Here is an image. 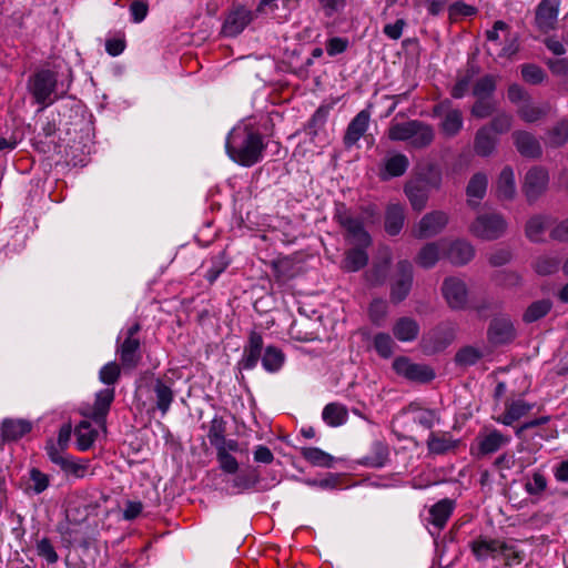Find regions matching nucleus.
<instances>
[{
    "label": "nucleus",
    "mask_w": 568,
    "mask_h": 568,
    "mask_svg": "<svg viewBox=\"0 0 568 568\" xmlns=\"http://www.w3.org/2000/svg\"><path fill=\"white\" fill-rule=\"evenodd\" d=\"M267 143L263 134L251 124L234 126L226 136L229 158L241 166L251 168L264 158Z\"/></svg>",
    "instance_id": "1"
},
{
    "label": "nucleus",
    "mask_w": 568,
    "mask_h": 568,
    "mask_svg": "<svg viewBox=\"0 0 568 568\" xmlns=\"http://www.w3.org/2000/svg\"><path fill=\"white\" fill-rule=\"evenodd\" d=\"M263 337L260 333L252 331L243 348L239 366L244 371H251L257 366L261 359L263 368L268 373L278 372L285 362L284 353L276 346L270 345L263 351Z\"/></svg>",
    "instance_id": "2"
},
{
    "label": "nucleus",
    "mask_w": 568,
    "mask_h": 568,
    "mask_svg": "<svg viewBox=\"0 0 568 568\" xmlns=\"http://www.w3.org/2000/svg\"><path fill=\"white\" fill-rule=\"evenodd\" d=\"M387 136L390 141L408 142L414 149H424L433 143L435 131L430 124L418 120L393 121L387 130Z\"/></svg>",
    "instance_id": "3"
},
{
    "label": "nucleus",
    "mask_w": 568,
    "mask_h": 568,
    "mask_svg": "<svg viewBox=\"0 0 568 568\" xmlns=\"http://www.w3.org/2000/svg\"><path fill=\"white\" fill-rule=\"evenodd\" d=\"M141 329V324L134 322L118 335L115 353L125 371L136 368L142 359V343L139 337Z\"/></svg>",
    "instance_id": "4"
},
{
    "label": "nucleus",
    "mask_w": 568,
    "mask_h": 568,
    "mask_svg": "<svg viewBox=\"0 0 568 568\" xmlns=\"http://www.w3.org/2000/svg\"><path fill=\"white\" fill-rule=\"evenodd\" d=\"M30 91L38 104L44 108L53 104L62 98L64 92H58V77L51 70H40L30 80Z\"/></svg>",
    "instance_id": "5"
},
{
    "label": "nucleus",
    "mask_w": 568,
    "mask_h": 568,
    "mask_svg": "<svg viewBox=\"0 0 568 568\" xmlns=\"http://www.w3.org/2000/svg\"><path fill=\"white\" fill-rule=\"evenodd\" d=\"M334 219L345 231V239L354 246L369 247L373 243L371 234L365 230L364 220L352 215L344 205L336 210Z\"/></svg>",
    "instance_id": "6"
},
{
    "label": "nucleus",
    "mask_w": 568,
    "mask_h": 568,
    "mask_svg": "<svg viewBox=\"0 0 568 568\" xmlns=\"http://www.w3.org/2000/svg\"><path fill=\"white\" fill-rule=\"evenodd\" d=\"M442 178L438 173L425 178L419 176L410 180L404 185V193L407 196L412 209L416 212L423 211L428 202L430 191L439 189Z\"/></svg>",
    "instance_id": "7"
},
{
    "label": "nucleus",
    "mask_w": 568,
    "mask_h": 568,
    "mask_svg": "<svg viewBox=\"0 0 568 568\" xmlns=\"http://www.w3.org/2000/svg\"><path fill=\"white\" fill-rule=\"evenodd\" d=\"M507 222L503 215L491 212L481 213L470 223L469 233L484 241H495L501 237L507 230Z\"/></svg>",
    "instance_id": "8"
},
{
    "label": "nucleus",
    "mask_w": 568,
    "mask_h": 568,
    "mask_svg": "<svg viewBox=\"0 0 568 568\" xmlns=\"http://www.w3.org/2000/svg\"><path fill=\"white\" fill-rule=\"evenodd\" d=\"M114 388H103L95 393L94 403L81 408L80 413L83 417L95 423L99 429L106 433V416L114 400Z\"/></svg>",
    "instance_id": "9"
},
{
    "label": "nucleus",
    "mask_w": 568,
    "mask_h": 568,
    "mask_svg": "<svg viewBox=\"0 0 568 568\" xmlns=\"http://www.w3.org/2000/svg\"><path fill=\"white\" fill-rule=\"evenodd\" d=\"M413 285V265L409 261H399L396 265V272L392 280L390 300L394 303L404 301Z\"/></svg>",
    "instance_id": "10"
},
{
    "label": "nucleus",
    "mask_w": 568,
    "mask_h": 568,
    "mask_svg": "<svg viewBox=\"0 0 568 568\" xmlns=\"http://www.w3.org/2000/svg\"><path fill=\"white\" fill-rule=\"evenodd\" d=\"M449 222V215L445 211L436 210L426 213L413 230L416 239L423 240L442 233Z\"/></svg>",
    "instance_id": "11"
},
{
    "label": "nucleus",
    "mask_w": 568,
    "mask_h": 568,
    "mask_svg": "<svg viewBox=\"0 0 568 568\" xmlns=\"http://www.w3.org/2000/svg\"><path fill=\"white\" fill-rule=\"evenodd\" d=\"M393 368L398 375L412 382L428 383L435 378V372L430 366L413 363L404 356L397 357L394 361Z\"/></svg>",
    "instance_id": "12"
},
{
    "label": "nucleus",
    "mask_w": 568,
    "mask_h": 568,
    "mask_svg": "<svg viewBox=\"0 0 568 568\" xmlns=\"http://www.w3.org/2000/svg\"><path fill=\"white\" fill-rule=\"evenodd\" d=\"M517 336V331L511 318L507 315L495 316L487 329V339L494 346L511 343Z\"/></svg>",
    "instance_id": "13"
},
{
    "label": "nucleus",
    "mask_w": 568,
    "mask_h": 568,
    "mask_svg": "<svg viewBox=\"0 0 568 568\" xmlns=\"http://www.w3.org/2000/svg\"><path fill=\"white\" fill-rule=\"evenodd\" d=\"M549 183L548 172L540 168L529 169L524 178L523 192L528 202H535L547 190Z\"/></svg>",
    "instance_id": "14"
},
{
    "label": "nucleus",
    "mask_w": 568,
    "mask_h": 568,
    "mask_svg": "<svg viewBox=\"0 0 568 568\" xmlns=\"http://www.w3.org/2000/svg\"><path fill=\"white\" fill-rule=\"evenodd\" d=\"M448 100L434 106L435 115H444L440 122V130L445 136L453 138L459 133L463 128V114L458 109H449Z\"/></svg>",
    "instance_id": "15"
},
{
    "label": "nucleus",
    "mask_w": 568,
    "mask_h": 568,
    "mask_svg": "<svg viewBox=\"0 0 568 568\" xmlns=\"http://www.w3.org/2000/svg\"><path fill=\"white\" fill-rule=\"evenodd\" d=\"M443 295L453 310H463L468 302V291L463 280L457 277L445 278L442 286Z\"/></svg>",
    "instance_id": "16"
},
{
    "label": "nucleus",
    "mask_w": 568,
    "mask_h": 568,
    "mask_svg": "<svg viewBox=\"0 0 568 568\" xmlns=\"http://www.w3.org/2000/svg\"><path fill=\"white\" fill-rule=\"evenodd\" d=\"M559 0H541L536 8L535 22L537 28L544 32L555 30L559 14Z\"/></svg>",
    "instance_id": "17"
},
{
    "label": "nucleus",
    "mask_w": 568,
    "mask_h": 568,
    "mask_svg": "<svg viewBox=\"0 0 568 568\" xmlns=\"http://www.w3.org/2000/svg\"><path fill=\"white\" fill-rule=\"evenodd\" d=\"M460 445V439L454 438L449 432H430L426 440L427 450L430 455H446L454 453Z\"/></svg>",
    "instance_id": "18"
},
{
    "label": "nucleus",
    "mask_w": 568,
    "mask_h": 568,
    "mask_svg": "<svg viewBox=\"0 0 568 568\" xmlns=\"http://www.w3.org/2000/svg\"><path fill=\"white\" fill-rule=\"evenodd\" d=\"M252 19L251 10L237 7L227 14L222 28L223 33L226 37H236L250 24Z\"/></svg>",
    "instance_id": "19"
},
{
    "label": "nucleus",
    "mask_w": 568,
    "mask_h": 568,
    "mask_svg": "<svg viewBox=\"0 0 568 568\" xmlns=\"http://www.w3.org/2000/svg\"><path fill=\"white\" fill-rule=\"evenodd\" d=\"M511 138L520 155L530 159H536L541 155L540 142L532 133L518 130L513 132Z\"/></svg>",
    "instance_id": "20"
},
{
    "label": "nucleus",
    "mask_w": 568,
    "mask_h": 568,
    "mask_svg": "<svg viewBox=\"0 0 568 568\" xmlns=\"http://www.w3.org/2000/svg\"><path fill=\"white\" fill-rule=\"evenodd\" d=\"M371 112L365 109L359 111L347 125L344 134V144L347 148L355 145L368 129Z\"/></svg>",
    "instance_id": "21"
},
{
    "label": "nucleus",
    "mask_w": 568,
    "mask_h": 568,
    "mask_svg": "<svg viewBox=\"0 0 568 568\" xmlns=\"http://www.w3.org/2000/svg\"><path fill=\"white\" fill-rule=\"evenodd\" d=\"M449 262L457 266L469 263L475 256V247L466 240H456L446 250Z\"/></svg>",
    "instance_id": "22"
},
{
    "label": "nucleus",
    "mask_w": 568,
    "mask_h": 568,
    "mask_svg": "<svg viewBox=\"0 0 568 568\" xmlns=\"http://www.w3.org/2000/svg\"><path fill=\"white\" fill-rule=\"evenodd\" d=\"M408 166L409 160L405 154H393L384 160L383 166L379 171V178L383 181H388L393 178L402 176L405 174Z\"/></svg>",
    "instance_id": "23"
},
{
    "label": "nucleus",
    "mask_w": 568,
    "mask_h": 568,
    "mask_svg": "<svg viewBox=\"0 0 568 568\" xmlns=\"http://www.w3.org/2000/svg\"><path fill=\"white\" fill-rule=\"evenodd\" d=\"M478 449L481 455H490L510 443V437L501 434L498 429H491L477 437Z\"/></svg>",
    "instance_id": "24"
},
{
    "label": "nucleus",
    "mask_w": 568,
    "mask_h": 568,
    "mask_svg": "<svg viewBox=\"0 0 568 568\" xmlns=\"http://www.w3.org/2000/svg\"><path fill=\"white\" fill-rule=\"evenodd\" d=\"M503 540L479 537L470 542V549L478 561H484L487 558H495L499 555Z\"/></svg>",
    "instance_id": "25"
},
{
    "label": "nucleus",
    "mask_w": 568,
    "mask_h": 568,
    "mask_svg": "<svg viewBox=\"0 0 568 568\" xmlns=\"http://www.w3.org/2000/svg\"><path fill=\"white\" fill-rule=\"evenodd\" d=\"M498 139L491 133L488 126H481L477 130L474 139V151L481 158L490 156L497 146Z\"/></svg>",
    "instance_id": "26"
},
{
    "label": "nucleus",
    "mask_w": 568,
    "mask_h": 568,
    "mask_svg": "<svg viewBox=\"0 0 568 568\" xmlns=\"http://www.w3.org/2000/svg\"><path fill=\"white\" fill-rule=\"evenodd\" d=\"M32 424L27 419L6 418L1 423V437L6 442H14L30 433Z\"/></svg>",
    "instance_id": "27"
},
{
    "label": "nucleus",
    "mask_w": 568,
    "mask_h": 568,
    "mask_svg": "<svg viewBox=\"0 0 568 568\" xmlns=\"http://www.w3.org/2000/svg\"><path fill=\"white\" fill-rule=\"evenodd\" d=\"M534 405L524 399H516L506 403V410L503 415L493 417L497 423L510 426L532 409Z\"/></svg>",
    "instance_id": "28"
},
{
    "label": "nucleus",
    "mask_w": 568,
    "mask_h": 568,
    "mask_svg": "<svg viewBox=\"0 0 568 568\" xmlns=\"http://www.w3.org/2000/svg\"><path fill=\"white\" fill-rule=\"evenodd\" d=\"M405 207L399 203H390L385 212V231L388 235H398L405 223Z\"/></svg>",
    "instance_id": "29"
},
{
    "label": "nucleus",
    "mask_w": 568,
    "mask_h": 568,
    "mask_svg": "<svg viewBox=\"0 0 568 568\" xmlns=\"http://www.w3.org/2000/svg\"><path fill=\"white\" fill-rule=\"evenodd\" d=\"M488 185V179L485 173L478 172L474 174L466 187L467 194V204L476 209L479 204V201L486 195Z\"/></svg>",
    "instance_id": "30"
},
{
    "label": "nucleus",
    "mask_w": 568,
    "mask_h": 568,
    "mask_svg": "<svg viewBox=\"0 0 568 568\" xmlns=\"http://www.w3.org/2000/svg\"><path fill=\"white\" fill-rule=\"evenodd\" d=\"M455 503L448 498L433 505L428 511V521L438 530L443 529L454 511Z\"/></svg>",
    "instance_id": "31"
},
{
    "label": "nucleus",
    "mask_w": 568,
    "mask_h": 568,
    "mask_svg": "<svg viewBox=\"0 0 568 568\" xmlns=\"http://www.w3.org/2000/svg\"><path fill=\"white\" fill-rule=\"evenodd\" d=\"M446 248L444 242L426 243L416 256V263L423 268H432L439 261L443 251Z\"/></svg>",
    "instance_id": "32"
},
{
    "label": "nucleus",
    "mask_w": 568,
    "mask_h": 568,
    "mask_svg": "<svg viewBox=\"0 0 568 568\" xmlns=\"http://www.w3.org/2000/svg\"><path fill=\"white\" fill-rule=\"evenodd\" d=\"M453 339L454 333L452 331L446 332L438 327L423 338V345L426 352L437 353L445 349Z\"/></svg>",
    "instance_id": "33"
},
{
    "label": "nucleus",
    "mask_w": 568,
    "mask_h": 568,
    "mask_svg": "<svg viewBox=\"0 0 568 568\" xmlns=\"http://www.w3.org/2000/svg\"><path fill=\"white\" fill-rule=\"evenodd\" d=\"M77 438V448L80 452L89 450L99 436L98 428L92 427L91 422L87 418L81 420L74 429Z\"/></svg>",
    "instance_id": "34"
},
{
    "label": "nucleus",
    "mask_w": 568,
    "mask_h": 568,
    "mask_svg": "<svg viewBox=\"0 0 568 568\" xmlns=\"http://www.w3.org/2000/svg\"><path fill=\"white\" fill-rule=\"evenodd\" d=\"M367 248L364 246H354L345 252L342 261V268L346 272H357L364 268L368 263Z\"/></svg>",
    "instance_id": "35"
},
{
    "label": "nucleus",
    "mask_w": 568,
    "mask_h": 568,
    "mask_svg": "<svg viewBox=\"0 0 568 568\" xmlns=\"http://www.w3.org/2000/svg\"><path fill=\"white\" fill-rule=\"evenodd\" d=\"M393 334L399 342H413L419 334V324L410 317H400L393 327Z\"/></svg>",
    "instance_id": "36"
},
{
    "label": "nucleus",
    "mask_w": 568,
    "mask_h": 568,
    "mask_svg": "<svg viewBox=\"0 0 568 568\" xmlns=\"http://www.w3.org/2000/svg\"><path fill=\"white\" fill-rule=\"evenodd\" d=\"M322 419L329 427H339L348 419V410L341 403H329L322 410Z\"/></svg>",
    "instance_id": "37"
},
{
    "label": "nucleus",
    "mask_w": 568,
    "mask_h": 568,
    "mask_svg": "<svg viewBox=\"0 0 568 568\" xmlns=\"http://www.w3.org/2000/svg\"><path fill=\"white\" fill-rule=\"evenodd\" d=\"M516 193L514 170L510 166H505L497 179V195L503 200H513Z\"/></svg>",
    "instance_id": "38"
},
{
    "label": "nucleus",
    "mask_w": 568,
    "mask_h": 568,
    "mask_svg": "<svg viewBox=\"0 0 568 568\" xmlns=\"http://www.w3.org/2000/svg\"><path fill=\"white\" fill-rule=\"evenodd\" d=\"M153 392L155 395L156 408L164 416L174 399V393L170 385L165 384L163 379L158 378L153 385Z\"/></svg>",
    "instance_id": "39"
},
{
    "label": "nucleus",
    "mask_w": 568,
    "mask_h": 568,
    "mask_svg": "<svg viewBox=\"0 0 568 568\" xmlns=\"http://www.w3.org/2000/svg\"><path fill=\"white\" fill-rule=\"evenodd\" d=\"M388 446L382 442H375L371 453L363 458L362 464L368 467L382 468L388 462Z\"/></svg>",
    "instance_id": "40"
},
{
    "label": "nucleus",
    "mask_w": 568,
    "mask_h": 568,
    "mask_svg": "<svg viewBox=\"0 0 568 568\" xmlns=\"http://www.w3.org/2000/svg\"><path fill=\"white\" fill-rule=\"evenodd\" d=\"M301 455L311 465L316 467L331 468L334 464V457L318 447H303Z\"/></svg>",
    "instance_id": "41"
},
{
    "label": "nucleus",
    "mask_w": 568,
    "mask_h": 568,
    "mask_svg": "<svg viewBox=\"0 0 568 568\" xmlns=\"http://www.w3.org/2000/svg\"><path fill=\"white\" fill-rule=\"evenodd\" d=\"M59 467L65 476L80 479L87 476L90 464L87 459H77L68 456Z\"/></svg>",
    "instance_id": "42"
},
{
    "label": "nucleus",
    "mask_w": 568,
    "mask_h": 568,
    "mask_svg": "<svg viewBox=\"0 0 568 568\" xmlns=\"http://www.w3.org/2000/svg\"><path fill=\"white\" fill-rule=\"evenodd\" d=\"M549 217L542 215H536L528 220L526 224V235L532 242L542 241L546 229L549 224Z\"/></svg>",
    "instance_id": "43"
},
{
    "label": "nucleus",
    "mask_w": 568,
    "mask_h": 568,
    "mask_svg": "<svg viewBox=\"0 0 568 568\" xmlns=\"http://www.w3.org/2000/svg\"><path fill=\"white\" fill-rule=\"evenodd\" d=\"M548 112V108L539 106L534 104L530 100L526 101V103H523L518 105L517 108V114L518 116L527 122V123H534L544 118Z\"/></svg>",
    "instance_id": "44"
},
{
    "label": "nucleus",
    "mask_w": 568,
    "mask_h": 568,
    "mask_svg": "<svg viewBox=\"0 0 568 568\" xmlns=\"http://www.w3.org/2000/svg\"><path fill=\"white\" fill-rule=\"evenodd\" d=\"M551 302L549 300H540L531 303L523 315L525 323H534L545 317L551 310Z\"/></svg>",
    "instance_id": "45"
},
{
    "label": "nucleus",
    "mask_w": 568,
    "mask_h": 568,
    "mask_svg": "<svg viewBox=\"0 0 568 568\" xmlns=\"http://www.w3.org/2000/svg\"><path fill=\"white\" fill-rule=\"evenodd\" d=\"M230 260L224 251L220 252L216 256L211 257L210 267L207 268L204 277L212 284L217 277L227 268Z\"/></svg>",
    "instance_id": "46"
},
{
    "label": "nucleus",
    "mask_w": 568,
    "mask_h": 568,
    "mask_svg": "<svg viewBox=\"0 0 568 568\" xmlns=\"http://www.w3.org/2000/svg\"><path fill=\"white\" fill-rule=\"evenodd\" d=\"M226 422L222 416L215 415L210 422L207 429V438L214 448L219 446V444L224 440L226 437Z\"/></svg>",
    "instance_id": "47"
},
{
    "label": "nucleus",
    "mask_w": 568,
    "mask_h": 568,
    "mask_svg": "<svg viewBox=\"0 0 568 568\" xmlns=\"http://www.w3.org/2000/svg\"><path fill=\"white\" fill-rule=\"evenodd\" d=\"M499 555L504 557L507 566L519 565L525 558V554L515 542L505 541L501 542Z\"/></svg>",
    "instance_id": "48"
},
{
    "label": "nucleus",
    "mask_w": 568,
    "mask_h": 568,
    "mask_svg": "<svg viewBox=\"0 0 568 568\" xmlns=\"http://www.w3.org/2000/svg\"><path fill=\"white\" fill-rule=\"evenodd\" d=\"M560 263L556 255H542L536 260L534 268L539 275H550L559 270Z\"/></svg>",
    "instance_id": "49"
},
{
    "label": "nucleus",
    "mask_w": 568,
    "mask_h": 568,
    "mask_svg": "<svg viewBox=\"0 0 568 568\" xmlns=\"http://www.w3.org/2000/svg\"><path fill=\"white\" fill-rule=\"evenodd\" d=\"M483 357V352L474 346H465L455 355V362L459 366L475 365Z\"/></svg>",
    "instance_id": "50"
},
{
    "label": "nucleus",
    "mask_w": 568,
    "mask_h": 568,
    "mask_svg": "<svg viewBox=\"0 0 568 568\" xmlns=\"http://www.w3.org/2000/svg\"><path fill=\"white\" fill-rule=\"evenodd\" d=\"M216 460L219 464V468L227 475H236L240 469V464L237 459L232 455L227 454L223 447L216 450Z\"/></svg>",
    "instance_id": "51"
},
{
    "label": "nucleus",
    "mask_w": 568,
    "mask_h": 568,
    "mask_svg": "<svg viewBox=\"0 0 568 568\" xmlns=\"http://www.w3.org/2000/svg\"><path fill=\"white\" fill-rule=\"evenodd\" d=\"M121 363L112 361L103 365L99 372V379L103 384L111 386L114 385L121 375Z\"/></svg>",
    "instance_id": "52"
},
{
    "label": "nucleus",
    "mask_w": 568,
    "mask_h": 568,
    "mask_svg": "<svg viewBox=\"0 0 568 568\" xmlns=\"http://www.w3.org/2000/svg\"><path fill=\"white\" fill-rule=\"evenodd\" d=\"M548 142L552 146H561L568 142V120H561L548 132Z\"/></svg>",
    "instance_id": "53"
},
{
    "label": "nucleus",
    "mask_w": 568,
    "mask_h": 568,
    "mask_svg": "<svg viewBox=\"0 0 568 568\" xmlns=\"http://www.w3.org/2000/svg\"><path fill=\"white\" fill-rule=\"evenodd\" d=\"M496 90V80L493 75H485L477 80L473 88L476 98L488 99Z\"/></svg>",
    "instance_id": "54"
},
{
    "label": "nucleus",
    "mask_w": 568,
    "mask_h": 568,
    "mask_svg": "<svg viewBox=\"0 0 568 568\" xmlns=\"http://www.w3.org/2000/svg\"><path fill=\"white\" fill-rule=\"evenodd\" d=\"M387 312V302L383 298H375L369 304V318L377 326H381L383 324L384 320L386 318Z\"/></svg>",
    "instance_id": "55"
},
{
    "label": "nucleus",
    "mask_w": 568,
    "mask_h": 568,
    "mask_svg": "<svg viewBox=\"0 0 568 568\" xmlns=\"http://www.w3.org/2000/svg\"><path fill=\"white\" fill-rule=\"evenodd\" d=\"M511 125L513 115L506 112H500L493 118L487 126L491 129V133L497 135L508 132L511 129Z\"/></svg>",
    "instance_id": "56"
},
{
    "label": "nucleus",
    "mask_w": 568,
    "mask_h": 568,
    "mask_svg": "<svg viewBox=\"0 0 568 568\" xmlns=\"http://www.w3.org/2000/svg\"><path fill=\"white\" fill-rule=\"evenodd\" d=\"M413 420L415 424H418L426 429H432L435 424L440 422V417L436 410L425 408L417 409V415L414 416Z\"/></svg>",
    "instance_id": "57"
},
{
    "label": "nucleus",
    "mask_w": 568,
    "mask_h": 568,
    "mask_svg": "<svg viewBox=\"0 0 568 568\" xmlns=\"http://www.w3.org/2000/svg\"><path fill=\"white\" fill-rule=\"evenodd\" d=\"M521 77L530 84H539L545 80L546 73L540 67L528 63L521 65Z\"/></svg>",
    "instance_id": "58"
},
{
    "label": "nucleus",
    "mask_w": 568,
    "mask_h": 568,
    "mask_svg": "<svg viewBox=\"0 0 568 568\" xmlns=\"http://www.w3.org/2000/svg\"><path fill=\"white\" fill-rule=\"evenodd\" d=\"M394 342L392 337L386 333H378L374 337V347L378 355L384 358H388L393 354Z\"/></svg>",
    "instance_id": "59"
},
{
    "label": "nucleus",
    "mask_w": 568,
    "mask_h": 568,
    "mask_svg": "<svg viewBox=\"0 0 568 568\" xmlns=\"http://www.w3.org/2000/svg\"><path fill=\"white\" fill-rule=\"evenodd\" d=\"M29 475L31 481V489L33 490L34 494L39 495L49 487V476L42 473L40 469L31 468Z\"/></svg>",
    "instance_id": "60"
},
{
    "label": "nucleus",
    "mask_w": 568,
    "mask_h": 568,
    "mask_svg": "<svg viewBox=\"0 0 568 568\" xmlns=\"http://www.w3.org/2000/svg\"><path fill=\"white\" fill-rule=\"evenodd\" d=\"M519 51V36L510 30L505 34V44L497 53L498 58H511Z\"/></svg>",
    "instance_id": "61"
},
{
    "label": "nucleus",
    "mask_w": 568,
    "mask_h": 568,
    "mask_svg": "<svg viewBox=\"0 0 568 568\" xmlns=\"http://www.w3.org/2000/svg\"><path fill=\"white\" fill-rule=\"evenodd\" d=\"M496 105L489 99L477 98L471 108V115L478 119H485L493 114Z\"/></svg>",
    "instance_id": "62"
},
{
    "label": "nucleus",
    "mask_w": 568,
    "mask_h": 568,
    "mask_svg": "<svg viewBox=\"0 0 568 568\" xmlns=\"http://www.w3.org/2000/svg\"><path fill=\"white\" fill-rule=\"evenodd\" d=\"M546 487H547V479L539 471H535L532 474L531 479H529L525 484V489L529 495H540L546 489Z\"/></svg>",
    "instance_id": "63"
},
{
    "label": "nucleus",
    "mask_w": 568,
    "mask_h": 568,
    "mask_svg": "<svg viewBox=\"0 0 568 568\" xmlns=\"http://www.w3.org/2000/svg\"><path fill=\"white\" fill-rule=\"evenodd\" d=\"M37 551L38 555L44 558L48 564H54L59 559L57 551L48 538H42L40 541H38Z\"/></svg>",
    "instance_id": "64"
}]
</instances>
